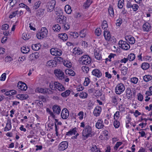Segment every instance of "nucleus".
<instances>
[{"label": "nucleus", "instance_id": "10", "mask_svg": "<svg viewBox=\"0 0 152 152\" xmlns=\"http://www.w3.org/2000/svg\"><path fill=\"white\" fill-rule=\"evenodd\" d=\"M36 91L39 93L45 94L48 93L50 94H52L53 91L50 90H49L46 88H37Z\"/></svg>", "mask_w": 152, "mask_h": 152}, {"label": "nucleus", "instance_id": "4", "mask_svg": "<svg viewBox=\"0 0 152 152\" xmlns=\"http://www.w3.org/2000/svg\"><path fill=\"white\" fill-rule=\"evenodd\" d=\"M106 30L105 29L104 31V36L105 39L107 40L110 41L112 42H115L116 40L115 38L113 37H111L110 32Z\"/></svg>", "mask_w": 152, "mask_h": 152}, {"label": "nucleus", "instance_id": "35", "mask_svg": "<svg viewBox=\"0 0 152 152\" xmlns=\"http://www.w3.org/2000/svg\"><path fill=\"white\" fill-rule=\"evenodd\" d=\"M61 27V25H59L58 24L54 25L53 26L52 28L54 31H60Z\"/></svg>", "mask_w": 152, "mask_h": 152}, {"label": "nucleus", "instance_id": "64", "mask_svg": "<svg viewBox=\"0 0 152 152\" xmlns=\"http://www.w3.org/2000/svg\"><path fill=\"white\" fill-rule=\"evenodd\" d=\"M6 77V74L4 73L1 75L0 78V80L1 81H4L5 80Z\"/></svg>", "mask_w": 152, "mask_h": 152}, {"label": "nucleus", "instance_id": "24", "mask_svg": "<svg viewBox=\"0 0 152 152\" xmlns=\"http://www.w3.org/2000/svg\"><path fill=\"white\" fill-rule=\"evenodd\" d=\"M126 95L128 99H131L132 98V93L131 90L129 88H127L126 90Z\"/></svg>", "mask_w": 152, "mask_h": 152}, {"label": "nucleus", "instance_id": "14", "mask_svg": "<svg viewBox=\"0 0 152 152\" xmlns=\"http://www.w3.org/2000/svg\"><path fill=\"white\" fill-rule=\"evenodd\" d=\"M61 118L63 119H66L69 116V111L66 108H64L62 110L61 114Z\"/></svg>", "mask_w": 152, "mask_h": 152}, {"label": "nucleus", "instance_id": "51", "mask_svg": "<svg viewBox=\"0 0 152 152\" xmlns=\"http://www.w3.org/2000/svg\"><path fill=\"white\" fill-rule=\"evenodd\" d=\"M138 80V79L136 77H133L131 79V82L134 84H136L137 83Z\"/></svg>", "mask_w": 152, "mask_h": 152}, {"label": "nucleus", "instance_id": "34", "mask_svg": "<svg viewBox=\"0 0 152 152\" xmlns=\"http://www.w3.org/2000/svg\"><path fill=\"white\" fill-rule=\"evenodd\" d=\"M143 79L145 82H147L152 79V77L149 75H145L143 77Z\"/></svg>", "mask_w": 152, "mask_h": 152}, {"label": "nucleus", "instance_id": "46", "mask_svg": "<svg viewBox=\"0 0 152 152\" xmlns=\"http://www.w3.org/2000/svg\"><path fill=\"white\" fill-rule=\"evenodd\" d=\"M124 0H120L118 2V7L119 8L121 9L123 8L124 4Z\"/></svg>", "mask_w": 152, "mask_h": 152}, {"label": "nucleus", "instance_id": "56", "mask_svg": "<svg viewBox=\"0 0 152 152\" xmlns=\"http://www.w3.org/2000/svg\"><path fill=\"white\" fill-rule=\"evenodd\" d=\"M90 81V79L88 78H86L85 80L84 83V84L85 86H87Z\"/></svg>", "mask_w": 152, "mask_h": 152}, {"label": "nucleus", "instance_id": "3", "mask_svg": "<svg viewBox=\"0 0 152 152\" xmlns=\"http://www.w3.org/2000/svg\"><path fill=\"white\" fill-rule=\"evenodd\" d=\"M48 30L45 27H42L40 32L37 34V37L38 39L43 38L46 36L47 34Z\"/></svg>", "mask_w": 152, "mask_h": 152}, {"label": "nucleus", "instance_id": "8", "mask_svg": "<svg viewBox=\"0 0 152 152\" xmlns=\"http://www.w3.org/2000/svg\"><path fill=\"white\" fill-rule=\"evenodd\" d=\"M54 73L56 76L59 79L62 80L64 77V74L63 72L59 69H55Z\"/></svg>", "mask_w": 152, "mask_h": 152}, {"label": "nucleus", "instance_id": "21", "mask_svg": "<svg viewBox=\"0 0 152 152\" xmlns=\"http://www.w3.org/2000/svg\"><path fill=\"white\" fill-rule=\"evenodd\" d=\"M56 64V61L53 60H50L48 61L47 63V65L49 66H55Z\"/></svg>", "mask_w": 152, "mask_h": 152}, {"label": "nucleus", "instance_id": "18", "mask_svg": "<svg viewBox=\"0 0 152 152\" xmlns=\"http://www.w3.org/2000/svg\"><path fill=\"white\" fill-rule=\"evenodd\" d=\"M53 111L54 113H56L57 114H59L61 111L60 107L56 105H54L52 108Z\"/></svg>", "mask_w": 152, "mask_h": 152}, {"label": "nucleus", "instance_id": "16", "mask_svg": "<svg viewBox=\"0 0 152 152\" xmlns=\"http://www.w3.org/2000/svg\"><path fill=\"white\" fill-rule=\"evenodd\" d=\"M151 26L150 23L146 22L143 25V29L144 31H149L151 29Z\"/></svg>", "mask_w": 152, "mask_h": 152}, {"label": "nucleus", "instance_id": "38", "mask_svg": "<svg viewBox=\"0 0 152 152\" xmlns=\"http://www.w3.org/2000/svg\"><path fill=\"white\" fill-rule=\"evenodd\" d=\"M112 103L115 104L117 105L118 104L117 99L118 96L116 95L113 96L112 97Z\"/></svg>", "mask_w": 152, "mask_h": 152}, {"label": "nucleus", "instance_id": "25", "mask_svg": "<svg viewBox=\"0 0 152 152\" xmlns=\"http://www.w3.org/2000/svg\"><path fill=\"white\" fill-rule=\"evenodd\" d=\"M102 123V121L99 120L97 123H96V127L98 129H100L103 128L104 126Z\"/></svg>", "mask_w": 152, "mask_h": 152}, {"label": "nucleus", "instance_id": "44", "mask_svg": "<svg viewBox=\"0 0 152 152\" xmlns=\"http://www.w3.org/2000/svg\"><path fill=\"white\" fill-rule=\"evenodd\" d=\"M41 1H40L36 2L34 4V5L33 7V9L35 10L38 9L39 7Z\"/></svg>", "mask_w": 152, "mask_h": 152}, {"label": "nucleus", "instance_id": "54", "mask_svg": "<svg viewBox=\"0 0 152 152\" xmlns=\"http://www.w3.org/2000/svg\"><path fill=\"white\" fill-rule=\"evenodd\" d=\"M18 11H16L15 12H12L11 13V14L9 15V18H12L14 17H15L17 14H18Z\"/></svg>", "mask_w": 152, "mask_h": 152}, {"label": "nucleus", "instance_id": "37", "mask_svg": "<svg viewBox=\"0 0 152 152\" xmlns=\"http://www.w3.org/2000/svg\"><path fill=\"white\" fill-rule=\"evenodd\" d=\"M65 10L67 13L70 14L72 11L71 7L69 5H66L65 7Z\"/></svg>", "mask_w": 152, "mask_h": 152}, {"label": "nucleus", "instance_id": "53", "mask_svg": "<svg viewBox=\"0 0 152 152\" xmlns=\"http://www.w3.org/2000/svg\"><path fill=\"white\" fill-rule=\"evenodd\" d=\"M122 144V142H117L115 144V145L114 147V149L115 150H117L118 147Z\"/></svg>", "mask_w": 152, "mask_h": 152}, {"label": "nucleus", "instance_id": "28", "mask_svg": "<svg viewBox=\"0 0 152 152\" xmlns=\"http://www.w3.org/2000/svg\"><path fill=\"white\" fill-rule=\"evenodd\" d=\"M30 50V48L28 47L23 46L21 48V51L23 53H27Z\"/></svg>", "mask_w": 152, "mask_h": 152}, {"label": "nucleus", "instance_id": "62", "mask_svg": "<svg viewBox=\"0 0 152 152\" xmlns=\"http://www.w3.org/2000/svg\"><path fill=\"white\" fill-rule=\"evenodd\" d=\"M137 99H138L140 101H142L143 99V97L142 95L140 93H139L137 94Z\"/></svg>", "mask_w": 152, "mask_h": 152}, {"label": "nucleus", "instance_id": "31", "mask_svg": "<svg viewBox=\"0 0 152 152\" xmlns=\"http://www.w3.org/2000/svg\"><path fill=\"white\" fill-rule=\"evenodd\" d=\"M126 39H128L129 40V43L131 44H134L135 42V39L133 37L129 36L128 37H126Z\"/></svg>", "mask_w": 152, "mask_h": 152}, {"label": "nucleus", "instance_id": "39", "mask_svg": "<svg viewBox=\"0 0 152 152\" xmlns=\"http://www.w3.org/2000/svg\"><path fill=\"white\" fill-rule=\"evenodd\" d=\"M91 150L92 152H98L99 151V152H101L98 149L95 145H92Z\"/></svg>", "mask_w": 152, "mask_h": 152}, {"label": "nucleus", "instance_id": "17", "mask_svg": "<svg viewBox=\"0 0 152 152\" xmlns=\"http://www.w3.org/2000/svg\"><path fill=\"white\" fill-rule=\"evenodd\" d=\"M92 73L93 75L98 78L102 76V73L99 69H95L93 70L92 72Z\"/></svg>", "mask_w": 152, "mask_h": 152}, {"label": "nucleus", "instance_id": "55", "mask_svg": "<svg viewBox=\"0 0 152 152\" xmlns=\"http://www.w3.org/2000/svg\"><path fill=\"white\" fill-rule=\"evenodd\" d=\"M94 54L95 58L97 60H100L101 58V55L99 53L96 52L94 53Z\"/></svg>", "mask_w": 152, "mask_h": 152}, {"label": "nucleus", "instance_id": "58", "mask_svg": "<svg viewBox=\"0 0 152 152\" xmlns=\"http://www.w3.org/2000/svg\"><path fill=\"white\" fill-rule=\"evenodd\" d=\"M139 8V6L137 4H134L132 5V8L134 11H137Z\"/></svg>", "mask_w": 152, "mask_h": 152}, {"label": "nucleus", "instance_id": "23", "mask_svg": "<svg viewBox=\"0 0 152 152\" xmlns=\"http://www.w3.org/2000/svg\"><path fill=\"white\" fill-rule=\"evenodd\" d=\"M73 53H75V55L77 54V55L81 54L83 53L82 50L80 48H74L73 50Z\"/></svg>", "mask_w": 152, "mask_h": 152}, {"label": "nucleus", "instance_id": "57", "mask_svg": "<svg viewBox=\"0 0 152 152\" xmlns=\"http://www.w3.org/2000/svg\"><path fill=\"white\" fill-rule=\"evenodd\" d=\"M91 134H82V138L83 140H86L89 136H90Z\"/></svg>", "mask_w": 152, "mask_h": 152}, {"label": "nucleus", "instance_id": "41", "mask_svg": "<svg viewBox=\"0 0 152 152\" xmlns=\"http://www.w3.org/2000/svg\"><path fill=\"white\" fill-rule=\"evenodd\" d=\"M79 96L80 98L82 99H84L87 97L88 94L85 92H82L79 93Z\"/></svg>", "mask_w": 152, "mask_h": 152}, {"label": "nucleus", "instance_id": "1", "mask_svg": "<svg viewBox=\"0 0 152 152\" xmlns=\"http://www.w3.org/2000/svg\"><path fill=\"white\" fill-rule=\"evenodd\" d=\"M66 18L62 15L57 17L56 22L61 24V27L65 30H68L70 28L69 25L66 23Z\"/></svg>", "mask_w": 152, "mask_h": 152}, {"label": "nucleus", "instance_id": "48", "mask_svg": "<svg viewBox=\"0 0 152 152\" xmlns=\"http://www.w3.org/2000/svg\"><path fill=\"white\" fill-rule=\"evenodd\" d=\"M102 28L104 30L105 29H106V28L107 27V24L106 21L104 20L102 25Z\"/></svg>", "mask_w": 152, "mask_h": 152}, {"label": "nucleus", "instance_id": "33", "mask_svg": "<svg viewBox=\"0 0 152 152\" xmlns=\"http://www.w3.org/2000/svg\"><path fill=\"white\" fill-rule=\"evenodd\" d=\"M149 66H150L149 64L146 62L143 63L142 64L141 66V68L143 70H146L148 69L149 68Z\"/></svg>", "mask_w": 152, "mask_h": 152}, {"label": "nucleus", "instance_id": "19", "mask_svg": "<svg viewBox=\"0 0 152 152\" xmlns=\"http://www.w3.org/2000/svg\"><path fill=\"white\" fill-rule=\"evenodd\" d=\"M58 37L64 41L66 40L68 38L67 35L65 33H61L59 34Z\"/></svg>", "mask_w": 152, "mask_h": 152}, {"label": "nucleus", "instance_id": "40", "mask_svg": "<svg viewBox=\"0 0 152 152\" xmlns=\"http://www.w3.org/2000/svg\"><path fill=\"white\" fill-rule=\"evenodd\" d=\"M79 35L82 38L85 37L86 35V30L85 29H83L80 32Z\"/></svg>", "mask_w": 152, "mask_h": 152}, {"label": "nucleus", "instance_id": "43", "mask_svg": "<svg viewBox=\"0 0 152 152\" xmlns=\"http://www.w3.org/2000/svg\"><path fill=\"white\" fill-rule=\"evenodd\" d=\"M127 68L126 66H123L122 69L121 73L124 75H125L127 74Z\"/></svg>", "mask_w": 152, "mask_h": 152}, {"label": "nucleus", "instance_id": "9", "mask_svg": "<svg viewBox=\"0 0 152 152\" xmlns=\"http://www.w3.org/2000/svg\"><path fill=\"white\" fill-rule=\"evenodd\" d=\"M51 54L54 56H60L62 54L61 50L58 48H52L50 50Z\"/></svg>", "mask_w": 152, "mask_h": 152}, {"label": "nucleus", "instance_id": "6", "mask_svg": "<svg viewBox=\"0 0 152 152\" xmlns=\"http://www.w3.org/2000/svg\"><path fill=\"white\" fill-rule=\"evenodd\" d=\"M125 87L122 83H120L115 88V93L117 94H121L125 90Z\"/></svg>", "mask_w": 152, "mask_h": 152}, {"label": "nucleus", "instance_id": "7", "mask_svg": "<svg viewBox=\"0 0 152 152\" xmlns=\"http://www.w3.org/2000/svg\"><path fill=\"white\" fill-rule=\"evenodd\" d=\"M118 45L120 47L124 50H127L130 48L129 45L126 42L123 41L122 40L119 41Z\"/></svg>", "mask_w": 152, "mask_h": 152}, {"label": "nucleus", "instance_id": "12", "mask_svg": "<svg viewBox=\"0 0 152 152\" xmlns=\"http://www.w3.org/2000/svg\"><path fill=\"white\" fill-rule=\"evenodd\" d=\"M68 146V143L67 142H62L59 145L58 149L59 151H64L67 148Z\"/></svg>", "mask_w": 152, "mask_h": 152}, {"label": "nucleus", "instance_id": "20", "mask_svg": "<svg viewBox=\"0 0 152 152\" xmlns=\"http://www.w3.org/2000/svg\"><path fill=\"white\" fill-rule=\"evenodd\" d=\"M45 10L42 9H39L37 12L36 15L37 17L42 16L44 14Z\"/></svg>", "mask_w": 152, "mask_h": 152}, {"label": "nucleus", "instance_id": "45", "mask_svg": "<svg viewBox=\"0 0 152 152\" xmlns=\"http://www.w3.org/2000/svg\"><path fill=\"white\" fill-rule=\"evenodd\" d=\"M23 38L25 40H27L30 38V37L28 34L23 33L22 34Z\"/></svg>", "mask_w": 152, "mask_h": 152}, {"label": "nucleus", "instance_id": "50", "mask_svg": "<svg viewBox=\"0 0 152 152\" xmlns=\"http://www.w3.org/2000/svg\"><path fill=\"white\" fill-rule=\"evenodd\" d=\"M82 69L84 72L86 73L88 72L89 71V68L86 66H82Z\"/></svg>", "mask_w": 152, "mask_h": 152}, {"label": "nucleus", "instance_id": "29", "mask_svg": "<svg viewBox=\"0 0 152 152\" xmlns=\"http://www.w3.org/2000/svg\"><path fill=\"white\" fill-rule=\"evenodd\" d=\"M108 10L110 15L111 16V17H114V12L113 8V7L110 5L109 7Z\"/></svg>", "mask_w": 152, "mask_h": 152}, {"label": "nucleus", "instance_id": "5", "mask_svg": "<svg viewBox=\"0 0 152 152\" xmlns=\"http://www.w3.org/2000/svg\"><path fill=\"white\" fill-rule=\"evenodd\" d=\"M56 3L55 0H50L47 4V10L48 12H51L53 10L55 7Z\"/></svg>", "mask_w": 152, "mask_h": 152}, {"label": "nucleus", "instance_id": "49", "mask_svg": "<svg viewBox=\"0 0 152 152\" xmlns=\"http://www.w3.org/2000/svg\"><path fill=\"white\" fill-rule=\"evenodd\" d=\"M70 34L72 36L75 38H77L78 36V34L76 32H71L70 33Z\"/></svg>", "mask_w": 152, "mask_h": 152}, {"label": "nucleus", "instance_id": "61", "mask_svg": "<svg viewBox=\"0 0 152 152\" xmlns=\"http://www.w3.org/2000/svg\"><path fill=\"white\" fill-rule=\"evenodd\" d=\"M9 28V25L7 24H4L2 26V28L3 30H7Z\"/></svg>", "mask_w": 152, "mask_h": 152}, {"label": "nucleus", "instance_id": "13", "mask_svg": "<svg viewBox=\"0 0 152 152\" xmlns=\"http://www.w3.org/2000/svg\"><path fill=\"white\" fill-rule=\"evenodd\" d=\"M17 86L19 89L22 91H25L27 88L26 84L21 81H19L18 82Z\"/></svg>", "mask_w": 152, "mask_h": 152}, {"label": "nucleus", "instance_id": "63", "mask_svg": "<svg viewBox=\"0 0 152 152\" xmlns=\"http://www.w3.org/2000/svg\"><path fill=\"white\" fill-rule=\"evenodd\" d=\"M64 64L65 66L67 67H70L72 66L71 63L68 61L66 62H65L64 63Z\"/></svg>", "mask_w": 152, "mask_h": 152}, {"label": "nucleus", "instance_id": "52", "mask_svg": "<svg viewBox=\"0 0 152 152\" xmlns=\"http://www.w3.org/2000/svg\"><path fill=\"white\" fill-rule=\"evenodd\" d=\"M113 125L115 128H118L120 126L119 122L116 120L114 121Z\"/></svg>", "mask_w": 152, "mask_h": 152}, {"label": "nucleus", "instance_id": "32", "mask_svg": "<svg viewBox=\"0 0 152 152\" xmlns=\"http://www.w3.org/2000/svg\"><path fill=\"white\" fill-rule=\"evenodd\" d=\"M91 3L92 2L91 0H87L83 5V7L84 8L86 9L89 7Z\"/></svg>", "mask_w": 152, "mask_h": 152}, {"label": "nucleus", "instance_id": "59", "mask_svg": "<svg viewBox=\"0 0 152 152\" xmlns=\"http://www.w3.org/2000/svg\"><path fill=\"white\" fill-rule=\"evenodd\" d=\"M31 56L35 58V59L38 58L39 56V55L37 53H32L31 55Z\"/></svg>", "mask_w": 152, "mask_h": 152}, {"label": "nucleus", "instance_id": "36", "mask_svg": "<svg viewBox=\"0 0 152 152\" xmlns=\"http://www.w3.org/2000/svg\"><path fill=\"white\" fill-rule=\"evenodd\" d=\"M135 57V55L134 54L131 53L128 56L127 58L129 61H132L134 59Z\"/></svg>", "mask_w": 152, "mask_h": 152}, {"label": "nucleus", "instance_id": "22", "mask_svg": "<svg viewBox=\"0 0 152 152\" xmlns=\"http://www.w3.org/2000/svg\"><path fill=\"white\" fill-rule=\"evenodd\" d=\"M11 121L10 119L8 120L7 121V123L6 124V126L4 130L5 131H9L11 128Z\"/></svg>", "mask_w": 152, "mask_h": 152}, {"label": "nucleus", "instance_id": "47", "mask_svg": "<svg viewBox=\"0 0 152 152\" xmlns=\"http://www.w3.org/2000/svg\"><path fill=\"white\" fill-rule=\"evenodd\" d=\"M101 30L100 28H97L95 30V33L98 36H99L101 34Z\"/></svg>", "mask_w": 152, "mask_h": 152}, {"label": "nucleus", "instance_id": "26", "mask_svg": "<svg viewBox=\"0 0 152 152\" xmlns=\"http://www.w3.org/2000/svg\"><path fill=\"white\" fill-rule=\"evenodd\" d=\"M17 98L20 99L21 100H23L27 99L28 97V96L26 94H21L18 95L17 96Z\"/></svg>", "mask_w": 152, "mask_h": 152}, {"label": "nucleus", "instance_id": "15", "mask_svg": "<svg viewBox=\"0 0 152 152\" xmlns=\"http://www.w3.org/2000/svg\"><path fill=\"white\" fill-rule=\"evenodd\" d=\"M102 108L100 106H96L94 109L93 113L94 116L97 117L99 116L101 111Z\"/></svg>", "mask_w": 152, "mask_h": 152}, {"label": "nucleus", "instance_id": "30", "mask_svg": "<svg viewBox=\"0 0 152 152\" xmlns=\"http://www.w3.org/2000/svg\"><path fill=\"white\" fill-rule=\"evenodd\" d=\"M31 48L33 50L35 51H37L40 49V45L39 44L33 45H32Z\"/></svg>", "mask_w": 152, "mask_h": 152}, {"label": "nucleus", "instance_id": "42", "mask_svg": "<svg viewBox=\"0 0 152 152\" xmlns=\"http://www.w3.org/2000/svg\"><path fill=\"white\" fill-rule=\"evenodd\" d=\"M70 93V91L69 90H66L65 92L61 94V96L63 97H66L69 96Z\"/></svg>", "mask_w": 152, "mask_h": 152}, {"label": "nucleus", "instance_id": "60", "mask_svg": "<svg viewBox=\"0 0 152 152\" xmlns=\"http://www.w3.org/2000/svg\"><path fill=\"white\" fill-rule=\"evenodd\" d=\"M119 117V112L117 111L114 114V119L115 120L118 119Z\"/></svg>", "mask_w": 152, "mask_h": 152}, {"label": "nucleus", "instance_id": "11", "mask_svg": "<svg viewBox=\"0 0 152 152\" xmlns=\"http://www.w3.org/2000/svg\"><path fill=\"white\" fill-rule=\"evenodd\" d=\"M54 88H55V90L57 89L60 91H63L65 90V88L60 83L58 82L55 81L54 83Z\"/></svg>", "mask_w": 152, "mask_h": 152}, {"label": "nucleus", "instance_id": "2", "mask_svg": "<svg viewBox=\"0 0 152 152\" xmlns=\"http://www.w3.org/2000/svg\"><path fill=\"white\" fill-rule=\"evenodd\" d=\"M80 64L87 65L90 64L91 61V58L87 55H84L79 59Z\"/></svg>", "mask_w": 152, "mask_h": 152}, {"label": "nucleus", "instance_id": "27", "mask_svg": "<svg viewBox=\"0 0 152 152\" xmlns=\"http://www.w3.org/2000/svg\"><path fill=\"white\" fill-rule=\"evenodd\" d=\"M91 127L89 125H87L83 130V133H90L91 132Z\"/></svg>", "mask_w": 152, "mask_h": 152}]
</instances>
